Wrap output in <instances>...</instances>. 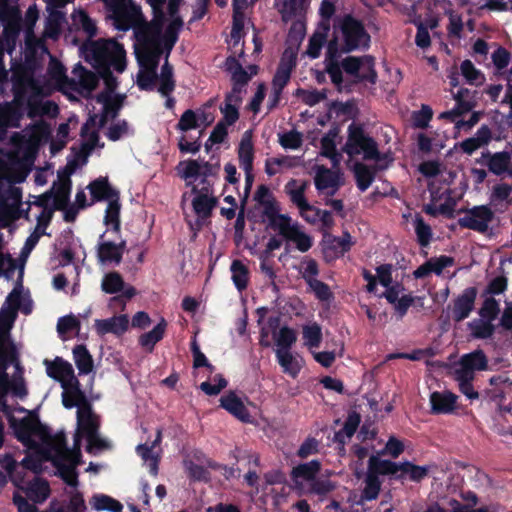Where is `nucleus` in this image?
Listing matches in <instances>:
<instances>
[{
  "label": "nucleus",
  "instance_id": "obj_1",
  "mask_svg": "<svg viewBox=\"0 0 512 512\" xmlns=\"http://www.w3.org/2000/svg\"><path fill=\"white\" fill-rule=\"evenodd\" d=\"M86 60L96 71L113 67L122 73L126 68V53L122 44L114 39H99L85 45Z\"/></svg>",
  "mask_w": 512,
  "mask_h": 512
},
{
  "label": "nucleus",
  "instance_id": "obj_2",
  "mask_svg": "<svg viewBox=\"0 0 512 512\" xmlns=\"http://www.w3.org/2000/svg\"><path fill=\"white\" fill-rule=\"evenodd\" d=\"M343 150L350 157L363 155L364 160H382L376 140L366 134L361 124L354 122L348 126L347 141Z\"/></svg>",
  "mask_w": 512,
  "mask_h": 512
},
{
  "label": "nucleus",
  "instance_id": "obj_3",
  "mask_svg": "<svg viewBox=\"0 0 512 512\" xmlns=\"http://www.w3.org/2000/svg\"><path fill=\"white\" fill-rule=\"evenodd\" d=\"M338 27L343 40L341 46L342 53L369 49L371 36L361 20L356 19L351 14H346L339 20Z\"/></svg>",
  "mask_w": 512,
  "mask_h": 512
},
{
  "label": "nucleus",
  "instance_id": "obj_4",
  "mask_svg": "<svg viewBox=\"0 0 512 512\" xmlns=\"http://www.w3.org/2000/svg\"><path fill=\"white\" fill-rule=\"evenodd\" d=\"M9 424L17 440L24 445H31L32 436H37L43 441L50 438L49 428L41 423L37 415H29L21 419L10 416Z\"/></svg>",
  "mask_w": 512,
  "mask_h": 512
},
{
  "label": "nucleus",
  "instance_id": "obj_5",
  "mask_svg": "<svg viewBox=\"0 0 512 512\" xmlns=\"http://www.w3.org/2000/svg\"><path fill=\"white\" fill-rule=\"evenodd\" d=\"M342 69L355 79L352 84L361 82H369L375 84L377 82V71L375 69V58L371 55L360 57L348 56L340 63Z\"/></svg>",
  "mask_w": 512,
  "mask_h": 512
},
{
  "label": "nucleus",
  "instance_id": "obj_6",
  "mask_svg": "<svg viewBox=\"0 0 512 512\" xmlns=\"http://www.w3.org/2000/svg\"><path fill=\"white\" fill-rule=\"evenodd\" d=\"M177 170L180 177L186 181L196 180L199 176L217 179L220 172V160L217 158L215 162L203 161L200 163L198 160L189 159L181 161Z\"/></svg>",
  "mask_w": 512,
  "mask_h": 512
},
{
  "label": "nucleus",
  "instance_id": "obj_7",
  "mask_svg": "<svg viewBox=\"0 0 512 512\" xmlns=\"http://www.w3.org/2000/svg\"><path fill=\"white\" fill-rule=\"evenodd\" d=\"M495 214L488 205H478L466 210L465 216L458 219L461 228L485 233Z\"/></svg>",
  "mask_w": 512,
  "mask_h": 512
},
{
  "label": "nucleus",
  "instance_id": "obj_8",
  "mask_svg": "<svg viewBox=\"0 0 512 512\" xmlns=\"http://www.w3.org/2000/svg\"><path fill=\"white\" fill-rule=\"evenodd\" d=\"M105 232L100 235L97 244V258L101 264H116L119 265L122 261L124 251L126 249V241L122 240L119 243H114L104 239Z\"/></svg>",
  "mask_w": 512,
  "mask_h": 512
},
{
  "label": "nucleus",
  "instance_id": "obj_9",
  "mask_svg": "<svg viewBox=\"0 0 512 512\" xmlns=\"http://www.w3.org/2000/svg\"><path fill=\"white\" fill-rule=\"evenodd\" d=\"M47 375L61 383L63 389H67L69 383L77 379L74 375L72 365L61 357H56L53 361L44 360Z\"/></svg>",
  "mask_w": 512,
  "mask_h": 512
},
{
  "label": "nucleus",
  "instance_id": "obj_10",
  "mask_svg": "<svg viewBox=\"0 0 512 512\" xmlns=\"http://www.w3.org/2000/svg\"><path fill=\"white\" fill-rule=\"evenodd\" d=\"M476 297V287H468L453 301L452 318L455 322H461L469 317L474 309Z\"/></svg>",
  "mask_w": 512,
  "mask_h": 512
},
{
  "label": "nucleus",
  "instance_id": "obj_11",
  "mask_svg": "<svg viewBox=\"0 0 512 512\" xmlns=\"http://www.w3.org/2000/svg\"><path fill=\"white\" fill-rule=\"evenodd\" d=\"M91 195V204L102 201H111V199L120 198L119 191L111 186L108 177H98L91 181L87 186Z\"/></svg>",
  "mask_w": 512,
  "mask_h": 512
},
{
  "label": "nucleus",
  "instance_id": "obj_12",
  "mask_svg": "<svg viewBox=\"0 0 512 512\" xmlns=\"http://www.w3.org/2000/svg\"><path fill=\"white\" fill-rule=\"evenodd\" d=\"M77 425L79 431L86 438L99 433V417L93 412L91 404L79 407L77 410Z\"/></svg>",
  "mask_w": 512,
  "mask_h": 512
},
{
  "label": "nucleus",
  "instance_id": "obj_13",
  "mask_svg": "<svg viewBox=\"0 0 512 512\" xmlns=\"http://www.w3.org/2000/svg\"><path fill=\"white\" fill-rule=\"evenodd\" d=\"M307 187V181H299L296 179H290L284 187L285 193L289 196L290 201L297 206L299 212L312 209L311 204L305 197Z\"/></svg>",
  "mask_w": 512,
  "mask_h": 512
},
{
  "label": "nucleus",
  "instance_id": "obj_14",
  "mask_svg": "<svg viewBox=\"0 0 512 512\" xmlns=\"http://www.w3.org/2000/svg\"><path fill=\"white\" fill-rule=\"evenodd\" d=\"M129 319L126 314L113 316L107 319H97L95 321V329L98 335L112 333L120 336L128 330Z\"/></svg>",
  "mask_w": 512,
  "mask_h": 512
},
{
  "label": "nucleus",
  "instance_id": "obj_15",
  "mask_svg": "<svg viewBox=\"0 0 512 512\" xmlns=\"http://www.w3.org/2000/svg\"><path fill=\"white\" fill-rule=\"evenodd\" d=\"M76 162L73 161V162H70L68 163L66 169H67V176H66V179L63 180L59 187L57 188L56 192L53 194L52 193V197L54 199L53 201V207L52 209L55 210H63L66 208V206H68L70 203H69V200H70V192H71V179H70V174H72L74 172V170L76 169Z\"/></svg>",
  "mask_w": 512,
  "mask_h": 512
},
{
  "label": "nucleus",
  "instance_id": "obj_16",
  "mask_svg": "<svg viewBox=\"0 0 512 512\" xmlns=\"http://www.w3.org/2000/svg\"><path fill=\"white\" fill-rule=\"evenodd\" d=\"M457 395L450 391H435L430 395L431 412L433 414H450L455 410Z\"/></svg>",
  "mask_w": 512,
  "mask_h": 512
},
{
  "label": "nucleus",
  "instance_id": "obj_17",
  "mask_svg": "<svg viewBox=\"0 0 512 512\" xmlns=\"http://www.w3.org/2000/svg\"><path fill=\"white\" fill-rule=\"evenodd\" d=\"M296 66V57L291 54L289 58H286V52L281 58L280 63L276 69L274 77L272 79L273 89L283 91L290 81L291 73L293 68Z\"/></svg>",
  "mask_w": 512,
  "mask_h": 512
},
{
  "label": "nucleus",
  "instance_id": "obj_18",
  "mask_svg": "<svg viewBox=\"0 0 512 512\" xmlns=\"http://www.w3.org/2000/svg\"><path fill=\"white\" fill-rule=\"evenodd\" d=\"M220 406L231 415L244 423L250 422V413L242 400L234 393L229 392L220 398Z\"/></svg>",
  "mask_w": 512,
  "mask_h": 512
},
{
  "label": "nucleus",
  "instance_id": "obj_19",
  "mask_svg": "<svg viewBox=\"0 0 512 512\" xmlns=\"http://www.w3.org/2000/svg\"><path fill=\"white\" fill-rule=\"evenodd\" d=\"M62 404L67 409H71L75 406L79 408L80 406L90 404L85 393L80 388L78 379H74V382L69 383L67 389H64L62 393Z\"/></svg>",
  "mask_w": 512,
  "mask_h": 512
},
{
  "label": "nucleus",
  "instance_id": "obj_20",
  "mask_svg": "<svg viewBox=\"0 0 512 512\" xmlns=\"http://www.w3.org/2000/svg\"><path fill=\"white\" fill-rule=\"evenodd\" d=\"M483 158H488L487 166L490 172L495 175H502L507 172L512 177V170L508 169L510 154L506 151L491 154L489 151L482 153Z\"/></svg>",
  "mask_w": 512,
  "mask_h": 512
},
{
  "label": "nucleus",
  "instance_id": "obj_21",
  "mask_svg": "<svg viewBox=\"0 0 512 512\" xmlns=\"http://www.w3.org/2000/svg\"><path fill=\"white\" fill-rule=\"evenodd\" d=\"M401 463L398 464L391 460H383L378 456L372 455L368 461V474L379 477V475H395L400 472Z\"/></svg>",
  "mask_w": 512,
  "mask_h": 512
},
{
  "label": "nucleus",
  "instance_id": "obj_22",
  "mask_svg": "<svg viewBox=\"0 0 512 512\" xmlns=\"http://www.w3.org/2000/svg\"><path fill=\"white\" fill-rule=\"evenodd\" d=\"M162 26L160 23L145 24L135 31L137 43L142 46H151L161 42Z\"/></svg>",
  "mask_w": 512,
  "mask_h": 512
},
{
  "label": "nucleus",
  "instance_id": "obj_23",
  "mask_svg": "<svg viewBox=\"0 0 512 512\" xmlns=\"http://www.w3.org/2000/svg\"><path fill=\"white\" fill-rule=\"evenodd\" d=\"M24 113L23 109L10 104L0 106V131L5 132L7 128H19Z\"/></svg>",
  "mask_w": 512,
  "mask_h": 512
},
{
  "label": "nucleus",
  "instance_id": "obj_24",
  "mask_svg": "<svg viewBox=\"0 0 512 512\" xmlns=\"http://www.w3.org/2000/svg\"><path fill=\"white\" fill-rule=\"evenodd\" d=\"M183 27V20L180 16H177L171 20V22L167 25L164 33H161V45L166 51V58H168L172 49L179 38V32Z\"/></svg>",
  "mask_w": 512,
  "mask_h": 512
},
{
  "label": "nucleus",
  "instance_id": "obj_25",
  "mask_svg": "<svg viewBox=\"0 0 512 512\" xmlns=\"http://www.w3.org/2000/svg\"><path fill=\"white\" fill-rule=\"evenodd\" d=\"M459 366H463L473 372L484 371L488 368V359L483 350L477 349L463 354L460 358Z\"/></svg>",
  "mask_w": 512,
  "mask_h": 512
},
{
  "label": "nucleus",
  "instance_id": "obj_26",
  "mask_svg": "<svg viewBox=\"0 0 512 512\" xmlns=\"http://www.w3.org/2000/svg\"><path fill=\"white\" fill-rule=\"evenodd\" d=\"M254 145L251 136L246 132L238 146L239 165L243 170H253Z\"/></svg>",
  "mask_w": 512,
  "mask_h": 512
},
{
  "label": "nucleus",
  "instance_id": "obj_27",
  "mask_svg": "<svg viewBox=\"0 0 512 512\" xmlns=\"http://www.w3.org/2000/svg\"><path fill=\"white\" fill-rule=\"evenodd\" d=\"M356 185L361 192L366 191L373 183L376 176V168L367 166L362 162H356L353 167Z\"/></svg>",
  "mask_w": 512,
  "mask_h": 512
},
{
  "label": "nucleus",
  "instance_id": "obj_28",
  "mask_svg": "<svg viewBox=\"0 0 512 512\" xmlns=\"http://www.w3.org/2000/svg\"><path fill=\"white\" fill-rule=\"evenodd\" d=\"M112 13L114 26L120 31H128L134 24V15L128 4L115 6L108 9Z\"/></svg>",
  "mask_w": 512,
  "mask_h": 512
},
{
  "label": "nucleus",
  "instance_id": "obj_29",
  "mask_svg": "<svg viewBox=\"0 0 512 512\" xmlns=\"http://www.w3.org/2000/svg\"><path fill=\"white\" fill-rule=\"evenodd\" d=\"M360 422V415L355 411L350 412L345 420L343 428L335 432L333 438L334 442L344 446L346 439L351 438L355 434Z\"/></svg>",
  "mask_w": 512,
  "mask_h": 512
},
{
  "label": "nucleus",
  "instance_id": "obj_30",
  "mask_svg": "<svg viewBox=\"0 0 512 512\" xmlns=\"http://www.w3.org/2000/svg\"><path fill=\"white\" fill-rule=\"evenodd\" d=\"M166 328L167 322L164 318H161L160 322L151 331L139 337V344L148 351H153L155 345L163 339Z\"/></svg>",
  "mask_w": 512,
  "mask_h": 512
},
{
  "label": "nucleus",
  "instance_id": "obj_31",
  "mask_svg": "<svg viewBox=\"0 0 512 512\" xmlns=\"http://www.w3.org/2000/svg\"><path fill=\"white\" fill-rule=\"evenodd\" d=\"M315 186L319 191L333 188V191L330 193V195H333L340 186L339 174L328 168H322L316 174Z\"/></svg>",
  "mask_w": 512,
  "mask_h": 512
},
{
  "label": "nucleus",
  "instance_id": "obj_32",
  "mask_svg": "<svg viewBox=\"0 0 512 512\" xmlns=\"http://www.w3.org/2000/svg\"><path fill=\"white\" fill-rule=\"evenodd\" d=\"M329 29V23H321L319 29L310 37L307 48V54L311 58L315 59L320 56L321 49L327 39Z\"/></svg>",
  "mask_w": 512,
  "mask_h": 512
},
{
  "label": "nucleus",
  "instance_id": "obj_33",
  "mask_svg": "<svg viewBox=\"0 0 512 512\" xmlns=\"http://www.w3.org/2000/svg\"><path fill=\"white\" fill-rule=\"evenodd\" d=\"M400 474L395 477L397 480L404 479L405 475H408L409 479L413 482H421L425 479L429 472L430 466H419L415 465L410 461L401 463Z\"/></svg>",
  "mask_w": 512,
  "mask_h": 512
},
{
  "label": "nucleus",
  "instance_id": "obj_34",
  "mask_svg": "<svg viewBox=\"0 0 512 512\" xmlns=\"http://www.w3.org/2000/svg\"><path fill=\"white\" fill-rule=\"evenodd\" d=\"M232 281L239 292L244 291L249 283V269L239 259L232 261L230 266Z\"/></svg>",
  "mask_w": 512,
  "mask_h": 512
},
{
  "label": "nucleus",
  "instance_id": "obj_35",
  "mask_svg": "<svg viewBox=\"0 0 512 512\" xmlns=\"http://www.w3.org/2000/svg\"><path fill=\"white\" fill-rule=\"evenodd\" d=\"M73 357L80 374L92 372L94 367L93 358L85 345H76L73 348Z\"/></svg>",
  "mask_w": 512,
  "mask_h": 512
},
{
  "label": "nucleus",
  "instance_id": "obj_36",
  "mask_svg": "<svg viewBox=\"0 0 512 512\" xmlns=\"http://www.w3.org/2000/svg\"><path fill=\"white\" fill-rule=\"evenodd\" d=\"M320 469L321 463L318 460H312L294 467L291 472V477L295 482L300 478L312 482Z\"/></svg>",
  "mask_w": 512,
  "mask_h": 512
},
{
  "label": "nucleus",
  "instance_id": "obj_37",
  "mask_svg": "<svg viewBox=\"0 0 512 512\" xmlns=\"http://www.w3.org/2000/svg\"><path fill=\"white\" fill-rule=\"evenodd\" d=\"M158 80V92L162 96H168L172 94V92L175 90L176 83L174 80L173 66L169 64L167 59L161 68V73L158 75Z\"/></svg>",
  "mask_w": 512,
  "mask_h": 512
},
{
  "label": "nucleus",
  "instance_id": "obj_38",
  "mask_svg": "<svg viewBox=\"0 0 512 512\" xmlns=\"http://www.w3.org/2000/svg\"><path fill=\"white\" fill-rule=\"evenodd\" d=\"M120 211V199H111L105 210L104 224L107 227H111V230L115 233H119L121 230Z\"/></svg>",
  "mask_w": 512,
  "mask_h": 512
},
{
  "label": "nucleus",
  "instance_id": "obj_39",
  "mask_svg": "<svg viewBox=\"0 0 512 512\" xmlns=\"http://www.w3.org/2000/svg\"><path fill=\"white\" fill-rule=\"evenodd\" d=\"M96 118V115L90 116L88 121L81 127V136H88L87 141L83 142L81 146L84 157H87L94 150L99 141L98 131L94 130L91 133H88L90 126L95 125Z\"/></svg>",
  "mask_w": 512,
  "mask_h": 512
},
{
  "label": "nucleus",
  "instance_id": "obj_40",
  "mask_svg": "<svg viewBox=\"0 0 512 512\" xmlns=\"http://www.w3.org/2000/svg\"><path fill=\"white\" fill-rule=\"evenodd\" d=\"M217 204L218 200L216 197L206 194H198L192 201L194 212L203 218L210 217L212 210Z\"/></svg>",
  "mask_w": 512,
  "mask_h": 512
},
{
  "label": "nucleus",
  "instance_id": "obj_41",
  "mask_svg": "<svg viewBox=\"0 0 512 512\" xmlns=\"http://www.w3.org/2000/svg\"><path fill=\"white\" fill-rule=\"evenodd\" d=\"M224 68L231 74V80H236L240 84L249 83L251 80V75H248V72L234 55L226 58Z\"/></svg>",
  "mask_w": 512,
  "mask_h": 512
},
{
  "label": "nucleus",
  "instance_id": "obj_42",
  "mask_svg": "<svg viewBox=\"0 0 512 512\" xmlns=\"http://www.w3.org/2000/svg\"><path fill=\"white\" fill-rule=\"evenodd\" d=\"M468 328L475 339L491 338L495 332L492 321L486 319H475L468 323Z\"/></svg>",
  "mask_w": 512,
  "mask_h": 512
},
{
  "label": "nucleus",
  "instance_id": "obj_43",
  "mask_svg": "<svg viewBox=\"0 0 512 512\" xmlns=\"http://www.w3.org/2000/svg\"><path fill=\"white\" fill-rule=\"evenodd\" d=\"M326 71L331 78V82L336 86L337 91H352V82L343 84L342 67L340 66L339 61L328 62L326 65Z\"/></svg>",
  "mask_w": 512,
  "mask_h": 512
},
{
  "label": "nucleus",
  "instance_id": "obj_44",
  "mask_svg": "<svg viewBox=\"0 0 512 512\" xmlns=\"http://www.w3.org/2000/svg\"><path fill=\"white\" fill-rule=\"evenodd\" d=\"M53 465L57 468L58 476L70 487L76 488L79 484L78 473L75 465L65 464L60 460H54Z\"/></svg>",
  "mask_w": 512,
  "mask_h": 512
},
{
  "label": "nucleus",
  "instance_id": "obj_45",
  "mask_svg": "<svg viewBox=\"0 0 512 512\" xmlns=\"http://www.w3.org/2000/svg\"><path fill=\"white\" fill-rule=\"evenodd\" d=\"M306 0H281L279 12L281 13L282 20L288 22L294 17L301 15L304 11Z\"/></svg>",
  "mask_w": 512,
  "mask_h": 512
},
{
  "label": "nucleus",
  "instance_id": "obj_46",
  "mask_svg": "<svg viewBox=\"0 0 512 512\" xmlns=\"http://www.w3.org/2000/svg\"><path fill=\"white\" fill-rule=\"evenodd\" d=\"M92 507L97 510H107L111 512H121L123 509L122 504L105 494H96L92 497L91 500Z\"/></svg>",
  "mask_w": 512,
  "mask_h": 512
},
{
  "label": "nucleus",
  "instance_id": "obj_47",
  "mask_svg": "<svg viewBox=\"0 0 512 512\" xmlns=\"http://www.w3.org/2000/svg\"><path fill=\"white\" fill-rule=\"evenodd\" d=\"M124 286L123 277L116 271L105 274L101 283V289L107 294H117L124 289Z\"/></svg>",
  "mask_w": 512,
  "mask_h": 512
},
{
  "label": "nucleus",
  "instance_id": "obj_48",
  "mask_svg": "<svg viewBox=\"0 0 512 512\" xmlns=\"http://www.w3.org/2000/svg\"><path fill=\"white\" fill-rule=\"evenodd\" d=\"M380 490L381 481L379 480V477L367 473L365 478V486L358 503L363 504L364 501L375 500L378 497Z\"/></svg>",
  "mask_w": 512,
  "mask_h": 512
},
{
  "label": "nucleus",
  "instance_id": "obj_49",
  "mask_svg": "<svg viewBox=\"0 0 512 512\" xmlns=\"http://www.w3.org/2000/svg\"><path fill=\"white\" fill-rule=\"evenodd\" d=\"M98 103H103L104 107L103 110L106 112V114H109V116L114 119L117 117L119 110L122 107L123 104V97L122 96H116L115 98H111L106 93H100L96 98Z\"/></svg>",
  "mask_w": 512,
  "mask_h": 512
},
{
  "label": "nucleus",
  "instance_id": "obj_50",
  "mask_svg": "<svg viewBox=\"0 0 512 512\" xmlns=\"http://www.w3.org/2000/svg\"><path fill=\"white\" fill-rule=\"evenodd\" d=\"M269 225L273 230H278L279 234L286 239L298 224H291L290 216L277 213L275 217L269 219Z\"/></svg>",
  "mask_w": 512,
  "mask_h": 512
},
{
  "label": "nucleus",
  "instance_id": "obj_51",
  "mask_svg": "<svg viewBox=\"0 0 512 512\" xmlns=\"http://www.w3.org/2000/svg\"><path fill=\"white\" fill-rule=\"evenodd\" d=\"M276 357L279 365L283 368V371L293 378H295L300 367L294 362V357L290 350H276Z\"/></svg>",
  "mask_w": 512,
  "mask_h": 512
},
{
  "label": "nucleus",
  "instance_id": "obj_52",
  "mask_svg": "<svg viewBox=\"0 0 512 512\" xmlns=\"http://www.w3.org/2000/svg\"><path fill=\"white\" fill-rule=\"evenodd\" d=\"M415 233L421 247H427L430 244L433 235L431 226L420 215L415 218Z\"/></svg>",
  "mask_w": 512,
  "mask_h": 512
},
{
  "label": "nucleus",
  "instance_id": "obj_53",
  "mask_svg": "<svg viewBox=\"0 0 512 512\" xmlns=\"http://www.w3.org/2000/svg\"><path fill=\"white\" fill-rule=\"evenodd\" d=\"M461 74L466 79V81L471 85H479L484 81V75L478 70L472 61L466 59L461 63L460 66Z\"/></svg>",
  "mask_w": 512,
  "mask_h": 512
},
{
  "label": "nucleus",
  "instance_id": "obj_54",
  "mask_svg": "<svg viewBox=\"0 0 512 512\" xmlns=\"http://www.w3.org/2000/svg\"><path fill=\"white\" fill-rule=\"evenodd\" d=\"M286 240L294 242L300 252H307L313 245L311 236L301 231L298 225L289 233Z\"/></svg>",
  "mask_w": 512,
  "mask_h": 512
},
{
  "label": "nucleus",
  "instance_id": "obj_55",
  "mask_svg": "<svg viewBox=\"0 0 512 512\" xmlns=\"http://www.w3.org/2000/svg\"><path fill=\"white\" fill-rule=\"evenodd\" d=\"M305 282L312 289L318 300L329 301L333 297L329 285L326 284L325 282L318 279H312L311 277L306 276Z\"/></svg>",
  "mask_w": 512,
  "mask_h": 512
},
{
  "label": "nucleus",
  "instance_id": "obj_56",
  "mask_svg": "<svg viewBox=\"0 0 512 512\" xmlns=\"http://www.w3.org/2000/svg\"><path fill=\"white\" fill-rule=\"evenodd\" d=\"M73 20L76 24L80 26L83 32L88 36V38H93L97 34V26L95 21L88 15L87 12L80 10L76 15H74Z\"/></svg>",
  "mask_w": 512,
  "mask_h": 512
},
{
  "label": "nucleus",
  "instance_id": "obj_57",
  "mask_svg": "<svg viewBox=\"0 0 512 512\" xmlns=\"http://www.w3.org/2000/svg\"><path fill=\"white\" fill-rule=\"evenodd\" d=\"M296 95L301 97L302 102L310 107L317 105L321 101L327 98V90L322 89L319 90H306L302 88H298L296 91Z\"/></svg>",
  "mask_w": 512,
  "mask_h": 512
},
{
  "label": "nucleus",
  "instance_id": "obj_58",
  "mask_svg": "<svg viewBox=\"0 0 512 512\" xmlns=\"http://www.w3.org/2000/svg\"><path fill=\"white\" fill-rule=\"evenodd\" d=\"M303 338L310 348H318L322 341V330L319 324L313 323L303 327Z\"/></svg>",
  "mask_w": 512,
  "mask_h": 512
},
{
  "label": "nucleus",
  "instance_id": "obj_59",
  "mask_svg": "<svg viewBox=\"0 0 512 512\" xmlns=\"http://www.w3.org/2000/svg\"><path fill=\"white\" fill-rule=\"evenodd\" d=\"M22 278H23V267L20 268L19 278L14 289L8 294L6 303L12 308V318L15 317L17 310L21 304V293H22Z\"/></svg>",
  "mask_w": 512,
  "mask_h": 512
},
{
  "label": "nucleus",
  "instance_id": "obj_60",
  "mask_svg": "<svg viewBox=\"0 0 512 512\" xmlns=\"http://www.w3.org/2000/svg\"><path fill=\"white\" fill-rule=\"evenodd\" d=\"M296 332L287 326L280 328L278 337L276 339L277 350H290L292 345L296 342Z\"/></svg>",
  "mask_w": 512,
  "mask_h": 512
},
{
  "label": "nucleus",
  "instance_id": "obj_61",
  "mask_svg": "<svg viewBox=\"0 0 512 512\" xmlns=\"http://www.w3.org/2000/svg\"><path fill=\"white\" fill-rule=\"evenodd\" d=\"M197 127H199L198 115L192 109L184 111L176 125V129L182 132H187Z\"/></svg>",
  "mask_w": 512,
  "mask_h": 512
},
{
  "label": "nucleus",
  "instance_id": "obj_62",
  "mask_svg": "<svg viewBox=\"0 0 512 512\" xmlns=\"http://www.w3.org/2000/svg\"><path fill=\"white\" fill-rule=\"evenodd\" d=\"M86 509L82 493L75 491L70 495L67 505L58 507L55 512H83Z\"/></svg>",
  "mask_w": 512,
  "mask_h": 512
},
{
  "label": "nucleus",
  "instance_id": "obj_63",
  "mask_svg": "<svg viewBox=\"0 0 512 512\" xmlns=\"http://www.w3.org/2000/svg\"><path fill=\"white\" fill-rule=\"evenodd\" d=\"M500 312L499 303L493 297L486 298L479 310L482 319L493 321Z\"/></svg>",
  "mask_w": 512,
  "mask_h": 512
},
{
  "label": "nucleus",
  "instance_id": "obj_64",
  "mask_svg": "<svg viewBox=\"0 0 512 512\" xmlns=\"http://www.w3.org/2000/svg\"><path fill=\"white\" fill-rule=\"evenodd\" d=\"M158 81L157 71L145 70L139 73L137 79V86L143 91H152L155 88V83Z\"/></svg>",
  "mask_w": 512,
  "mask_h": 512
}]
</instances>
